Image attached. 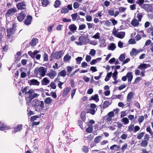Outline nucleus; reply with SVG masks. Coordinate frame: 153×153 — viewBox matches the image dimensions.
<instances>
[{"label":"nucleus","mask_w":153,"mask_h":153,"mask_svg":"<svg viewBox=\"0 0 153 153\" xmlns=\"http://www.w3.org/2000/svg\"><path fill=\"white\" fill-rule=\"evenodd\" d=\"M123 122L124 123L125 125H127L129 123L128 119L127 117L123 118L122 120Z\"/></svg>","instance_id":"nucleus-48"},{"label":"nucleus","mask_w":153,"mask_h":153,"mask_svg":"<svg viewBox=\"0 0 153 153\" xmlns=\"http://www.w3.org/2000/svg\"><path fill=\"white\" fill-rule=\"evenodd\" d=\"M44 104L43 101H39V109L42 110H43L44 108Z\"/></svg>","instance_id":"nucleus-47"},{"label":"nucleus","mask_w":153,"mask_h":153,"mask_svg":"<svg viewBox=\"0 0 153 153\" xmlns=\"http://www.w3.org/2000/svg\"><path fill=\"white\" fill-rule=\"evenodd\" d=\"M116 48L115 45L114 43H111L109 46L108 49L109 50H111V51H114L115 50Z\"/></svg>","instance_id":"nucleus-33"},{"label":"nucleus","mask_w":153,"mask_h":153,"mask_svg":"<svg viewBox=\"0 0 153 153\" xmlns=\"http://www.w3.org/2000/svg\"><path fill=\"white\" fill-rule=\"evenodd\" d=\"M134 125H130L128 127V131H134Z\"/></svg>","instance_id":"nucleus-53"},{"label":"nucleus","mask_w":153,"mask_h":153,"mask_svg":"<svg viewBox=\"0 0 153 153\" xmlns=\"http://www.w3.org/2000/svg\"><path fill=\"white\" fill-rule=\"evenodd\" d=\"M151 65L149 64L143 63L137 67L138 69H143V68L146 69L148 67H150Z\"/></svg>","instance_id":"nucleus-19"},{"label":"nucleus","mask_w":153,"mask_h":153,"mask_svg":"<svg viewBox=\"0 0 153 153\" xmlns=\"http://www.w3.org/2000/svg\"><path fill=\"white\" fill-rule=\"evenodd\" d=\"M97 100V102L98 101L99 99L98 98V96L97 94L92 96L89 99V100H93L95 101Z\"/></svg>","instance_id":"nucleus-30"},{"label":"nucleus","mask_w":153,"mask_h":153,"mask_svg":"<svg viewBox=\"0 0 153 153\" xmlns=\"http://www.w3.org/2000/svg\"><path fill=\"white\" fill-rule=\"evenodd\" d=\"M139 51H137V49L135 48H133L132 51L130 52V54L131 56H136Z\"/></svg>","instance_id":"nucleus-24"},{"label":"nucleus","mask_w":153,"mask_h":153,"mask_svg":"<svg viewBox=\"0 0 153 153\" xmlns=\"http://www.w3.org/2000/svg\"><path fill=\"white\" fill-rule=\"evenodd\" d=\"M29 88V87L27 86L21 89L22 93L24 95L29 94V96L25 98L27 104H30L33 99L39 96V95L37 93H34L32 94L34 92V91L32 89H30L28 91H27V90Z\"/></svg>","instance_id":"nucleus-1"},{"label":"nucleus","mask_w":153,"mask_h":153,"mask_svg":"<svg viewBox=\"0 0 153 153\" xmlns=\"http://www.w3.org/2000/svg\"><path fill=\"white\" fill-rule=\"evenodd\" d=\"M50 87H51V88L53 89H55L56 88V85L55 83L54 82H52L49 85Z\"/></svg>","instance_id":"nucleus-41"},{"label":"nucleus","mask_w":153,"mask_h":153,"mask_svg":"<svg viewBox=\"0 0 153 153\" xmlns=\"http://www.w3.org/2000/svg\"><path fill=\"white\" fill-rule=\"evenodd\" d=\"M44 61H48V55L46 52H44V53L43 56Z\"/></svg>","instance_id":"nucleus-42"},{"label":"nucleus","mask_w":153,"mask_h":153,"mask_svg":"<svg viewBox=\"0 0 153 153\" xmlns=\"http://www.w3.org/2000/svg\"><path fill=\"white\" fill-rule=\"evenodd\" d=\"M67 71L68 74H69L71 72V71L72 70V68L71 66H68L67 67Z\"/></svg>","instance_id":"nucleus-55"},{"label":"nucleus","mask_w":153,"mask_h":153,"mask_svg":"<svg viewBox=\"0 0 153 153\" xmlns=\"http://www.w3.org/2000/svg\"><path fill=\"white\" fill-rule=\"evenodd\" d=\"M102 138V136H99L96 137L94 140V142L95 143H99Z\"/></svg>","instance_id":"nucleus-32"},{"label":"nucleus","mask_w":153,"mask_h":153,"mask_svg":"<svg viewBox=\"0 0 153 153\" xmlns=\"http://www.w3.org/2000/svg\"><path fill=\"white\" fill-rule=\"evenodd\" d=\"M79 42L75 41V43L78 45H82L83 43L86 45L89 42V39H87L85 36L82 35L80 36L79 38Z\"/></svg>","instance_id":"nucleus-2"},{"label":"nucleus","mask_w":153,"mask_h":153,"mask_svg":"<svg viewBox=\"0 0 153 153\" xmlns=\"http://www.w3.org/2000/svg\"><path fill=\"white\" fill-rule=\"evenodd\" d=\"M66 72L65 70H62L58 73V76H60L65 77L66 75Z\"/></svg>","instance_id":"nucleus-29"},{"label":"nucleus","mask_w":153,"mask_h":153,"mask_svg":"<svg viewBox=\"0 0 153 153\" xmlns=\"http://www.w3.org/2000/svg\"><path fill=\"white\" fill-rule=\"evenodd\" d=\"M10 129L9 126H6L3 123L0 122V130H8Z\"/></svg>","instance_id":"nucleus-18"},{"label":"nucleus","mask_w":153,"mask_h":153,"mask_svg":"<svg viewBox=\"0 0 153 153\" xmlns=\"http://www.w3.org/2000/svg\"><path fill=\"white\" fill-rule=\"evenodd\" d=\"M141 8L143 9L146 11L147 12H153V7L152 5L149 4H143V6Z\"/></svg>","instance_id":"nucleus-6"},{"label":"nucleus","mask_w":153,"mask_h":153,"mask_svg":"<svg viewBox=\"0 0 153 153\" xmlns=\"http://www.w3.org/2000/svg\"><path fill=\"white\" fill-rule=\"evenodd\" d=\"M93 38L95 39H99V38H100V33L98 32L95 35H94L93 36Z\"/></svg>","instance_id":"nucleus-62"},{"label":"nucleus","mask_w":153,"mask_h":153,"mask_svg":"<svg viewBox=\"0 0 153 153\" xmlns=\"http://www.w3.org/2000/svg\"><path fill=\"white\" fill-rule=\"evenodd\" d=\"M17 11L15 7L10 8L6 12L5 16L6 18L10 17L13 16Z\"/></svg>","instance_id":"nucleus-3"},{"label":"nucleus","mask_w":153,"mask_h":153,"mask_svg":"<svg viewBox=\"0 0 153 153\" xmlns=\"http://www.w3.org/2000/svg\"><path fill=\"white\" fill-rule=\"evenodd\" d=\"M61 4V1L59 0H56L54 3V6L55 8H57L59 7Z\"/></svg>","instance_id":"nucleus-35"},{"label":"nucleus","mask_w":153,"mask_h":153,"mask_svg":"<svg viewBox=\"0 0 153 153\" xmlns=\"http://www.w3.org/2000/svg\"><path fill=\"white\" fill-rule=\"evenodd\" d=\"M32 17L30 15H27L26 19L24 21V23L26 25L28 26L31 24L32 20Z\"/></svg>","instance_id":"nucleus-9"},{"label":"nucleus","mask_w":153,"mask_h":153,"mask_svg":"<svg viewBox=\"0 0 153 153\" xmlns=\"http://www.w3.org/2000/svg\"><path fill=\"white\" fill-rule=\"evenodd\" d=\"M144 2V0H137L136 3L139 5L140 7H142L143 5V3Z\"/></svg>","instance_id":"nucleus-38"},{"label":"nucleus","mask_w":153,"mask_h":153,"mask_svg":"<svg viewBox=\"0 0 153 153\" xmlns=\"http://www.w3.org/2000/svg\"><path fill=\"white\" fill-rule=\"evenodd\" d=\"M68 29L70 31L74 33L76 30L77 27L74 24H72L69 26Z\"/></svg>","instance_id":"nucleus-14"},{"label":"nucleus","mask_w":153,"mask_h":153,"mask_svg":"<svg viewBox=\"0 0 153 153\" xmlns=\"http://www.w3.org/2000/svg\"><path fill=\"white\" fill-rule=\"evenodd\" d=\"M28 83L30 85H39L40 82L37 79H33L28 81Z\"/></svg>","instance_id":"nucleus-11"},{"label":"nucleus","mask_w":153,"mask_h":153,"mask_svg":"<svg viewBox=\"0 0 153 153\" xmlns=\"http://www.w3.org/2000/svg\"><path fill=\"white\" fill-rule=\"evenodd\" d=\"M111 104L110 103V102L108 101H104L102 105L103 109H105L107 108Z\"/></svg>","instance_id":"nucleus-28"},{"label":"nucleus","mask_w":153,"mask_h":153,"mask_svg":"<svg viewBox=\"0 0 153 153\" xmlns=\"http://www.w3.org/2000/svg\"><path fill=\"white\" fill-rule=\"evenodd\" d=\"M52 102V100L51 99L50 97H48L46 98L45 101L44 102L46 104L49 105L51 104Z\"/></svg>","instance_id":"nucleus-31"},{"label":"nucleus","mask_w":153,"mask_h":153,"mask_svg":"<svg viewBox=\"0 0 153 153\" xmlns=\"http://www.w3.org/2000/svg\"><path fill=\"white\" fill-rule=\"evenodd\" d=\"M144 120V117L143 116H141L139 117L138 119V121L139 123H141L143 122Z\"/></svg>","instance_id":"nucleus-51"},{"label":"nucleus","mask_w":153,"mask_h":153,"mask_svg":"<svg viewBox=\"0 0 153 153\" xmlns=\"http://www.w3.org/2000/svg\"><path fill=\"white\" fill-rule=\"evenodd\" d=\"M147 33H151L152 35L153 36V27H150L147 29Z\"/></svg>","instance_id":"nucleus-43"},{"label":"nucleus","mask_w":153,"mask_h":153,"mask_svg":"<svg viewBox=\"0 0 153 153\" xmlns=\"http://www.w3.org/2000/svg\"><path fill=\"white\" fill-rule=\"evenodd\" d=\"M50 81L46 77H45L41 81V84L42 85H47L49 84Z\"/></svg>","instance_id":"nucleus-16"},{"label":"nucleus","mask_w":153,"mask_h":153,"mask_svg":"<svg viewBox=\"0 0 153 153\" xmlns=\"http://www.w3.org/2000/svg\"><path fill=\"white\" fill-rule=\"evenodd\" d=\"M143 16V15L142 13H138L137 14V18L138 19V20L140 22L141 20V19Z\"/></svg>","instance_id":"nucleus-39"},{"label":"nucleus","mask_w":153,"mask_h":153,"mask_svg":"<svg viewBox=\"0 0 153 153\" xmlns=\"http://www.w3.org/2000/svg\"><path fill=\"white\" fill-rule=\"evenodd\" d=\"M69 10L68 8L65 7H63L61 10V13L65 14L68 12Z\"/></svg>","instance_id":"nucleus-34"},{"label":"nucleus","mask_w":153,"mask_h":153,"mask_svg":"<svg viewBox=\"0 0 153 153\" xmlns=\"http://www.w3.org/2000/svg\"><path fill=\"white\" fill-rule=\"evenodd\" d=\"M39 105V101L38 99H35L32 101V105L34 107L38 108Z\"/></svg>","instance_id":"nucleus-20"},{"label":"nucleus","mask_w":153,"mask_h":153,"mask_svg":"<svg viewBox=\"0 0 153 153\" xmlns=\"http://www.w3.org/2000/svg\"><path fill=\"white\" fill-rule=\"evenodd\" d=\"M140 127L138 126H136L134 127V131L133 132L134 133L136 132L137 131H139L140 130Z\"/></svg>","instance_id":"nucleus-56"},{"label":"nucleus","mask_w":153,"mask_h":153,"mask_svg":"<svg viewBox=\"0 0 153 153\" xmlns=\"http://www.w3.org/2000/svg\"><path fill=\"white\" fill-rule=\"evenodd\" d=\"M71 58V56L68 53L64 57L63 60L64 61L67 62Z\"/></svg>","instance_id":"nucleus-36"},{"label":"nucleus","mask_w":153,"mask_h":153,"mask_svg":"<svg viewBox=\"0 0 153 153\" xmlns=\"http://www.w3.org/2000/svg\"><path fill=\"white\" fill-rule=\"evenodd\" d=\"M17 19L19 22H22L24 20L26 16V13L24 11H22L20 13L16 15Z\"/></svg>","instance_id":"nucleus-4"},{"label":"nucleus","mask_w":153,"mask_h":153,"mask_svg":"<svg viewBox=\"0 0 153 153\" xmlns=\"http://www.w3.org/2000/svg\"><path fill=\"white\" fill-rule=\"evenodd\" d=\"M82 58L81 57H78L76 59L77 64H80Z\"/></svg>","instance_id":"nucleus-54"},{"label":"nucleus","mask_w":153,"mask_h":153,"mask_svg":"<svg viewBox=\"0 0 153 153\" xmlns=\"http://www.w3.org/2000/svg\"><path fill=\"white\" fill-rule=\"evenodd\" d=\"M134 94L132 92H130L128 94L127 97V100L128 102H130L131 99L133 98Z\"/></svg>","instance_id":"nucleus-21"},{"label":"nucleus","mask_w":153,"mask_h":153,"mask_svg":"<svg viewBox=\"0 0 153 153\" xmlns=\"http://www.w3.org/2000/svg\"><path fill=\"white\" fill-rule=\"evenodd\" d=\"M88 127L86 128V131L88 133H91L93 130V127L92 125H88Z\"/></svg>","instance_id":"nucleus-27"},{"label":"nucleus","mask_w":153,"mask_h":153,"mask_svg":"<svg viewBox=\"0 0 153 153\" xmlns=\"http://www.w3.org/2000/svg\"><path fill=\"white\" fill-rule=\"evenodd\" d=\"M126 8H125L123 7H120L119 8V12L120 13H123L125 11Z\"/></svg>","instance_id":"nucleus-59"},{"label":"nucleus","mask_w":153,"mask_h":153,"mask_svg":"<svg viewBox=\"0 0 153 153\" xmlns=\"http://www.w3.org/2000/svg\"><path fill=\"white\" fill-rule=\"evenodd\" d=\"M125 35V32L120 31L117 34V37L121 39L124 38Z\"/></svg>","instance_id":"nucleus-22"},{"label":"nucleus","mask_w":153,"mask_h":153,"mask_svg":"<svg viewBox=\"0 0 153 153\" xmlns=\"http://www.w3.org/2000/svg\"><path fill=\"white\" fill-rule=\"evenodd\" d=\"M144 133L142 132L138 134L137 136V138L139 139H141L144 136Z\"/></svg>","instance_id":"nucleus-52"},{"label":"nucleus","mask_w":153,"mask_h":153,"mask_svg":"<svg viewBox=\"0 0 153 153\" xmlns=\"http://www.w3.org/2000/svg\"><path fill=\"white\" fill-rule=\"evenodd\" d=\"M38 42V39L33 38L32 39L31 42L30 43V45L32 46H35Z\"/></svg>","instance_id":"nucleus-26"},{"label":"nucleus","mask_w":153,"mask_h":153,"mask_svg":"<svg viewBox=\"0 0 153 153\" xmlns=\"http://www.w3.org/2000/svg\"><path fill=\"white\" fill-rule=\"evenodd\" d=\"M89 112H88L87 111L86 113H90L92 115H94L96 113V110L94 109H91L89 110Z\"/></svg>","instance_id":"nucleus-50"},{"label":"nucleus","mask_w":153,"mask_h":153,"mask_svg":"<svg viewBox=\"0 0 153 153\" xmlns=\"http://www.w3.org/2000/svg\"><path fill=\"white\" fill-rule=\"evenodd\" d=\"M79 4L77 2H74L73 4V7L74 9H77L79 7Z\"/></svg>","instance_id":"nucleus-61"},{"label":"nucleus","mask_w":153,"mask_h":153,"mask_svg":"<svg viewBox=\"0 0 153 153\" xmlns=\"http://www.w3.org/2000/svg\"><path fill=\"white\" fill-rule=\"evenodd\" d=\"M39 118V116L38 115L34 116L31 117L30 120L31 121H33Z\"/></svg>","instance_id":"nucleus-63"},{"label":"nucleus","mask_w":153,"mask_h":153,"mask_svg":"<svg viewBox=\"0 0 153 153\" xmlns=\"http://www.w3.org/2000/svg\"><path fill=\"white\" fill-rule=\"evenodd\" d=\"M22 125L18 124L13 127V133H15L16 132L20 131L22 129Z\"/></svg>","instance_id":"nucleus-10"},{"label":"nucleus","mask_w":153,"mask_h":153,"mask_svg":"<svg viewBox=\"0 0 153 153\" xmlns=\"http://www.w3.org/2000/svg\"><path fill=\"white\" fill-rule=\"evenodd\" d=\"M148 141L146 140H143L140 143V145L142 147H146L148 145Z\"/></svg>","instance_id":"nucleus-37"},{"label":"nucleus","mask_w":153,"mask_h":153,"mask_svg":"<svg viewBox=\"0 0 153 153\" xmlns=\"http://www.w3.org/2000/svg\"><path fill=\"white\" fill-rule=\"evenodd\" d=\"M56 72L55 71H52L46 74L51 79H53L56 75Z\"/></svg>","instance_id":"nucleus-13"},{"label":"nucleus","mask_w":153,"mask_h":153,"mask_svg":"<svg viewBox=\"0 0 153 153\" xmlns=\"http://www.w3.org/2000/svg\"><path fill=\"white\" fill-rule=\"evenodd\" d=\"M119 58L120 61L123 62L125 58V55L124 54H121Z\"/></svg>","instance_id":"nucleus-45"},{"label":"nucleus","mask_w":153,"mask_h":153,"mask_svg":"<svg viewBox=\"0 0 153 153\" xmlns=\"http://www.w3.org/2000/svg\"><path fill=\"white\" fill-rule=\"evenodd\" d=\"M146 130L147 132H149L150 135L153 137V132L152 129L149 126L148 127L146 128Z\"/></svg>","instance_id":"nucleus-44"},{"label":"nucleus","mask_w":153,"mask_h":153,"mask_svg":"<svg viewBox=\"0 0 153 153\" xmlns=\"http://www.w3.org/2000/svg\"><path fill=\"white\" fill-rule=\"evenodd\" d=\"M42 4L44 7H46L49 3L48 0H41Z\"/></svg>","instance_id":"nucleus-40"},{"label":"nucleus","mask_w":153,"mask_h":153,"mask_svg":"<svg viewBox=\"0 0 153 153\" xmlns=\"http://www.w3.org/2000/svg\"><path fill=\"white\" fill-rule=\"evenodd\" d=\"M139 21L134 18L131 22V24L134 27L138 26L139 25Z\"/></svg>","instance_id":"nucleus-17"},{"label":"nucleus","mask_w":153,"mask_h":153,"mask_svg":"<svg viewBox=\"0 0 153 153\" xmlns=\"http://www.w3.org/2000/svg\"><path fill=\"white\" fill-rule=\"evenodd\" d=\"M46 72V71L45 70V68L40 67L38 69V72L36 73V74L38 75L39 73L41 76L44 77L45 76Z\"/></svg>","instance_id":"nucleus-8"},{"label":"nucleus","mask_w":153,"mask_h":153,"mask_svg":"<svg viewBox=\"0 0 153 153\" xmlns=\"http://www.w3.org/2000/svg\"><path fill=\"white\" fill-rule=\"evenodd\" d=\"M108 14L111 16H114V11L113 10L110 9L108 11Z\"/></svg>","instance_id":"nucleus-64"},{"label":"nucleus","mask_w":153,"mask_h":153,"mask_svg":"<svg viewBox=\"0 0 153 153\" xmlns=\"http://www.w3.org/2000/svg\"><path fill=\"white\" fill-rule=\"evenodd\" d=\"M8 45L5 44V45L2 47V51L4 52L8 50Z\"/></svg>","instance_id":"nucleus-58"},{"label":"nucleus","mask_w":153,"mask_h":153,"mask_svg":"<svg viewBox=\"0 0 153 153\" xmlns=\"http://www.w3.org/2000/svg\"><path fill=\"white\" fill-rule=\"evenodd\" d=\"M127 77L128 82H131L133 79V76L131 72H128L126 74Z\"/></svg>","instance_id":"nucleus-23"},{"label":"nucleus","mask_w":153,"mask_h":153,"mask_svg":"<svg viewBox=\"0 0 153 153\" xmlns=\"http://www.w3.org/2000/svg\"><path fill=\"white\" fill-rule=\"evenodd\" d=\"M63 51H56L54 53H52V56H53V58L56 59H60L62 56V53Z\"/></svg>","instance_id":"nucleus-5"},{"label":"nucleus","mask_w":153,"mask_h":153,"mask_svg":"<svg viewBox=\"0 0 153 153\" xmlns=\"http://www.w3.org/2000/svg\"><path fill=\"white\" fill-rule=\"evenodd\" d=\"M14 32V29L13 27L7 29V37L10 39L12 38V36Z\"/></svg>","instance_id":"nucleus-12"},{"label":"nucleus","mask_w":153,"mask_h":153,"mask_svg":"<svg viewBox=\"0 0 153 153\" xmlns=\"http://www.w3.org/2000/svg\"><path fill=\"white\" fill-rule=\"evenodd\" d=\"M114 147H116L118 149H119L120 148V146H118L117 145L114 144L110 147V149L111 150H114Z\"/></svg>","instance_id":"nucleus-60"},{"label":"nucleus","mask_w":153,"mask_h":153,"mask_svg":"<svg viewBox=\"0 0 153 153\" xmlns=\"http://www.w3.org/2000/svg\"><path fill=\"white\" fill-rule=\"evenodd\" d=\"M82 151L85 153H87L88 152V148L86 146H84L82 148Z\"/></svg>","instance_id":"nucleus-57"},{"label":"nucleus","mask_w":153,"mask_h":153,"mask_svg":"<svg viewBox=\"0 0 153 153\" xmlns=\"http://www.w3.org/2000/svg\"><path fill=\"white\" fill-rule=\"evenodd\" d=\"M86 26L85 24H83L79 26L78 30H82L86 28Z\"/></svg>","instance_id":"nucleus-46"},{"label":"nucleus","mask_w":153,"mask_h":153,"mask_svg":"<svg viewBox=\"0 0 153 153\" xmlns=\"http://www.w3.org/2000/svg\"><path fill=\"white\" fill-rule=\"evenodd\" d=\"M86 113L85 111H82L80 114V118L82 121L85 122L86 120Z\"/></svg>","instance_id":"nucleus-25"},{"label":"nucleus","mask_w":153,"mask_h":153,"mask_svg":"<svg viewBox=\"0 0 153 153\" xmlns=\"http://www.w3.org/2000/svg\"><path fill=\"white\" fill-rule=\"evenodd\" d=\"M77 16L78 15L77 13H76L72 14L71 15V16L72 17L73 21H75L77 18Z\"/></svg>","instance_id":"nucleus-49"},{"label":"nucleus","mask_w":153,"mask_h":153,"mask_svg":"<svg viewBox=\"0 0 153 153\" xmlns=\"http://www.w3.org/2000/svg\"><path fill=\"white\" fill-rule=\"evenodd\" d=\"M16 6L18 10H26V3L24 1L18 3Z\"/></svg>","instance_id":"nucleus-7"},{"label":"nucleus","mask_w":153,"mask_h":153,"mask_svg":"<svg viewBox=\"0 0 153 153\" xmlns=\"http://www.w3.org/2000/svg\"><path fill=\"white\" fill-rule=\"evenodd\" d=\"M71 90L70 87H67L64 89L62 95L63 97H65L68 94Z\"/></svg>","instance_id":"nucleus-15"}]
</instances>
